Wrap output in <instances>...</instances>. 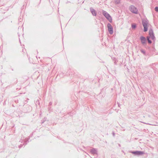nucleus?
Masks as SVG:
<instances>
[{"label":"nucleus","mask_w":158,"mask_h":158,"mask_svg":"<svg viewBox=\"0 0 158 158\" xmlns=\"http://www.w3.org/2000/svg\"><path fill=\"white\" fill-rule=\"evenodd\" d=\"M150 38H151L149 36H147V38L146 39H147V41H148V40H150Z\"/></svg>","instance_id":"obj_17"},{"label":"nucleus","mask_w":158,"mask_h":158,"mask_svg":"<svg viewBox=\"0 0 158 158\" xmlns=\"http://www.w3.org/2000/svg\"><path fill=\"white\" fill-rule=\"evenodd\" d=\"M113 135L114 136V132H113Z\"/></svg>","instance_id":"obj_23"},{"label":"nucleus","mask_w":158,"mask_h":158,"mask_svg":"<svg viewBox=\"0 0 158 158\" xmlns=\"http://www.w3.org/2000/svg\"><path fill=\"white\" fill-rule=\"evenodd\" d=\"M129 10L133 13L137 14L138 13L137 9L134 6H131L129 8Z\"/></svg>","instance_id":"obj_4"},{"label":"nucleus","mask_w":158,"mask_h":158,"mask_svg":"<svg viewBox=\"0 0 158 158\" xmlns=\"http://www.w3.org/2000/svg\"><path fill=\"white\" fill-rule=\"evenodd\" d=\"M102 13L103 15L110 23H111L112 22V17L109 14L104 10H102Z\"/></svg>","instance_id":"obj_1"},{"label":"nucleus","mask_w":158,"mask_h":158,"mask_svg":"<svg viewBox=\"0 0 158 158\" xmlns=\"http://www.w3.org/2000/svg\"><path fill=\"white\" fill-rule=\"evenodd\" d=\"M32 134H31V135H30V136H29V137L27 139H26V140H25L24 142V143H23V144L24 145H25L27 144V141H28V142H29V139H30V137H31L32 136Z\"/></svg>","instance_id":"obj_10"},{"label":"nucleus","mask_w":158,"mask_h":158,"mask_svg":"<svg viewBox=\"0 0 158 158\" xmlns=\"http://www.w3.org/2000/svg\"><path fill=\"white\" fill-rule=\"evenodd\" d=\"M140 40L141 44L143 45H146L147 44V39L146 38L143 36H141L140 37Z\"/></svg>","instance_id":"obj_6"},{"label":"nucleus","mask_w":158,"mask_h":158,"mask_svg":"<svg viewBox=\"0 0 158 158\" xmlns=\"http://www.w3.org/2000/svg\"><path fill=\"white\" fill-rule=\"evenodd\" d=\"M90 152L92 154H98V151L96 148H93L90 150Z\"/></svg>","instance_id":"obj_9"},{"label":"nucleus","mask_w":158,"mask_h":158,"mask_svg":"<svg viewBox=\"0 0 158 158\" xmlns=\"http://www.w3.org/2000/svg\"><path fill=\"white\" fill-rule=\"evenodd\" d=\"M131 153L133 154L138 156L141 155L143 154L144 153L143 152L138 151H132Z\"/></svg>","instance_id":"obj_7"},{"label":"nucleus","mask_w":158,"mask_h":158,"mask_svg":"<svg viewBox=\"0 0 158 158\" xmlns=\"http://www.w3.org/2000/svg\"><path fill=\"white\" fill-rule=\"evenodd\" d=\"M148 43L149 44H151L152 43V41L151 40H148Z\"/></svg>","instance_id":"obj_15"},{"label":"nucleus","mask_w":158,"mask_h":158,"mask_svg":"<svg viewBox=\"0 0 158 158\" xmlns=\"http://www.w3.org/2000/svg\"><path fill=\"white\" fill-rule=\"evenodd\" d=\"M140 52L143 54L144 55H146V53L145 51L143 49H141L140 50Z\"/></svg>","instance_id":"obj_12"},{"label":"nucleus","mask_w":158,"mask_h":158,"mask_svg":"<svg viewBox=\"0 0 158 158\" xmlns=\"http://www.w3.org/2000/svg\"><path fill=\"white\" fill-rule=\"evenodd\" d=\"M148 21L146 20L142 21V25L143 27V31L145 32H146L148 30Z\"/></svg>","instance_id":"obj_2"},{"label":"nucleus","mask_w":158,"mask_h":158,"mask_svg":"<svg viewBox=\"0 0 158 158\" xmlns=\"http://www.w3.org/2000/svg\"><path fill=\"white\" fill-rule=\"evenodd\" d=\"M27 108H28V109L30 110L31 109V107L30 106H27Z\"/></svg>","instance_id":"obj_16"},{"label":"nucleus","mask_w":158,"mask_h":158,"mask_svg":"<svg viewBox=\"0 0 158 158\" xmlns=\"http://www.w3.org/2000/svg\"><path fill=\"white\" fill-rule=\"evenodd\" d=\"M118 106L119 107H120V104L119 103H118Z\"/></svg>","instance_id":"obj_20"},{"label":"nucleus","mask_w":158,"mask_h":158,"mask_svg":"<svg viewBox=\"0 0 158 158\" xmlns=\"http://www.w3.org/2000/svg\"><path fill=\"white\" fill-rule=\"evenodd\" d=\"M112 59L114 61V64H116V62L118 61L117 59L115 57H112Z\"/></svg>","instance_id":"obj_11"},{"label":"nucleus","mask_w":158,"mask_h":158,"mask_svg":"<svg viewBox=\"0 0 158 158\" xmlns=\"http://www.w3.org/2000/svg\"><path fill=\"white\" fill-rule=\"evenodd\" d=\"M22 146H23V145H19V148H21L22 147Z\"/></svg>","instance_id":"obj_19"},{"label":"nucleus","mask_w":158,"mask_h":158,"mask_svg":"<svg viewBox=\"0 0 158 158\" xmlns=\"http://www.w3.org/2000/svg\"><path fill=\"white\" fill-rule=\"evenodd\" d=\"M136 27V24L133 23L131 25V27L133 29H135Z\"/></svg>","instance_id":"obj_13"},{"label":"nucleus","mask_w":158,"mask_h":158,"mask_svg":"<svg viewBox=\"0 0 158 158\" xmlns=\"http://www.w3.org/2000/svg\"><path fill=\"white\" fill-rule=\"evenodd\" d=\"M90 10L92 15L94 16H96L97 15V12L96 10L92 7L90 8Z\"/></svg>","instance_id":"obj_8"},{"label":"nucleus","mask_w":158,"mask_h":158,"mask_svg":"<svg viewBox=\"0 0 158 158\" xmlns=\"http://www.w3.org/2000/svg\"><path fill=\"white\" fill-rule=\"evenodd\" d=\"M24 111H26V112H29V111H28L24 110Z\"/></svg>","instance_id":"obj_25"},{"label":"nucleus","mask_w":158,"mask_h":158,"mask_svg":"<svg viewBox=\"0 0 158 158\" xmlns=\"http://www.w3.org/2000/svg\"><path fill=\"white\" fill-rule=\"evenodd\" d=\"M37 101H38V103H39V101H37Z\"/></svg>","instance_id":"obj_24"},{"label":"nucleus","mask_w":158,"mask_h":158,"mask_svg":"<svg viewBox=\"0 0 158 158\" xmlns=\"http://www.w3.org/2000/svg\"><path fill=\"white\" fill-rule=\"evenodd\" d=\"M149 36L153 41L155 40V37L153 32V30L152 29H150L149 30Z\"/></svg>","instance_id":"obj_3"},{"label":"nucleus","mask_w":158,"mask_h":158,"mask_svg":"<svg viewBox=\"0 0 158 158\" xmlns=\"http://www.w3.org/2000/svg\"><path fill=\"white\" fill-rule=\"evenodd\" d=\"M107 27L109 33L111 35L113 33V28L110 23L107 24Z\"/></svg>","instance_id":"obj_5"},{"label":"nucleus","mask_w":158,"mask_h":158,"mask_svg":"<svg viewBox=\"0 0 158 158\" xmlns=\"http://www.w3.org/2000/svg\"><path fill=\"white\" fill-rule=\"evenodd\" d=\"M45 120H44L43 119L42 121V122H41V123H43L45 121Z\"/></svg>","instance_id":"obj_18"},{"label":"nucleus","mask_w":158,"mask_h":158,"mask_svg":"<svg viewBox=\"0 0 158 158\" xmlns=\"http://www.w3.org/2000/svg\"><path fill=\"white\" fill-rule=\"evenodd\" d=\"M52 104V102H50L49 103V105H51Z\"/></svg>","instance_id":"obj_21"},{"label":"nucleus","mask_w":158,"mask_h":158,"mask_svg":"<svg viewBox=\"0 0 158 158\" xmlns=\"http://www.w3.org/2000/svg\"><path fill=\"white\" fill-rule=\"evenodd\" d=\"M155 10L156 12H158V7L156 6L155 8Z\"/></svg>","instance_id":"obj_14"},{"label":"nucleus","mask_w":158,"mask_h":158,"mask_svg":"<svg viewBox=\"0 0 158 158\" xmlns=\"http://www.w3.org/2000/svg\"><path fill=\"white\" fill-rule=\"evenodd\" d=\"M50 2H51V1L52 2L53 0H49Z\"/></svg>","instance_id":"obj_22"}]
</instances>
